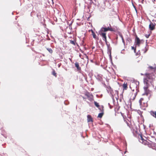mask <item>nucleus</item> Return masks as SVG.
Here are the masks:
<instances>
[{"instance_id": "nucleus-1", "label": "nucleus", "mask_w": 156, "mask_h": 156, "mask_svg": "<svg viewBox=\"0 0 156 156\" xmlns=\"http://www.w3.org/2000/svg\"><path fill=\"white\" fill-rule=\"evenodd\" d=\"M146 77L144 79V83L145 86L144 87L145 91V93L147 95L148 93L147 92L148 88L150 85V83H151L154 79V75L153 73H146L145 74Z\"/></svg>"}, {"instance_id": "nucleus-2", "label": "nucleus", "mask_w": 156, "mask_h": 156, "mask_svg": "<svg viewBox=\"0 0 156 156\" xmlns=\"http://www.w3.org/2000/svg\"><path fill=\"white\" fill-rule=\"evenodd\" d=\"M110 27H102L101 29V31L102 32H105L108 31H113L116 32H118L119 28L113 26L111 27L110 24Z\"/></svg>"}, {"instance_id": "nucleus-3", "label": "nucleus", "mask_w": 156, "mask_h": 156, "mask_svg": "<svg viewBox=\"0 0 156 156\" xmlns=\"http://www.w3.org/2000/svg\"><path fill=\"white\" fill-rule=\"evenodd\" d=\"M137 94V92L136 89L135 91H134V90H133V91L131 92L129 94L130 99L134 100L135 99Z\"/></svg>"}, {"instance_id": "nucleus-4", "label": "nucleus", "mask_w": 156, "mask_h": 156, "mask_svg": "<svg viewBox=\"0 0 156 156\" xmlns=\"http://www.w3.org/2000/svg\"><path fill=\"white\" fill-rule=\"evenodd\" d=\"M104 32H102V31H101V30L99 33L101 36L102 37L103 40L105 41V42L106 43L107 42V40L106 33H105Z\"/></svg>"}, {"instance_id": "nucleus-5", "label": "nucleus", "mask_w": 156, "mask_h": 156, "mask_svg": "<svg viewBox=\"0 0 156 156\" xmlns=\"http://www.w3.org/2000/svg\"><path fill=\"white\" fill-rule=\"evenodd\" d=\"M139 141L144 145H146L147 144L148 142L144 140L142 135H140V136L139 137Z\"/></svg>"}, {"instance_id": "nucleus-6", "label": "nucleus", "mask_w": 156, "mask_h": 156, "mask_svg": "<svg viewBox=\"0 0 156 156\" xmlns=\"http://www.w3.org/2000/svg\"><path fill=\"white\" fill-rule=\"evenodd\" d=\"M85 95L86 96L88 100L90 101H92L94 100L93 96V95L90 94L88 92L86 93Z\"/></svg>"}, {"instance_id": "nucleus-7", "label": "nucleus", "mask_w": 156, "mask_h": 156, "mask_svg": "<svg viewBox=\"0 0 156 156\" xmlns=\"http://www.w3.org/2000/svg\"><path fill=\"white\" fill-rule=\"evenodd\" d=\"M135 43L136 45H138V46H140V41L139 37H138L137 36H136V38L135 39Z\"/></svg>"}, {"instance_id": "nucleus-8", "label": "nucleus", "mask_w": 156, "mask_h": 156, "mask_svg": "<svg viewBox=\"0 0 156 156\" xmlns=\"http://www.w3.org/2000/svg\"><path fill=\"white\" fill-rule=\"evenodd\" d=\"M102 108L101 109V112L99 114L98 117L101 118L102 117V116L104 115V106H101Z\"/></svg>"}, {"instance_id": "nucleus-9", "label": "nucleus", "mask_w": 156, "mask_h": 156, "mask_svg": "<svg viewBox=\"0 0 156 156\" xmlns=\"http://www.w3.org/2000/svg\"><path fill=\"white\" fill-rule=\"evenodd\" d=\"M155 24L154 23L151 22L149 25L150 29L151 30H154L155 29Z\"/></svg>"}, {"instance_id": "nucleus-10", "label": "nucleus", "mask_w": 156, "mask_h": 156, "mask_svg": "<svg viewBox=\"0 0 156 156\" xmlns=\"http://www.w3.org/2000/svg\"><path fill=\"white\" fill-rule=\"evenodd\" d=\"M144 100V99L143 98H141L140 99L139 101V103H140V106H143V107H147V103H144V105H143L142 104V101Z\"/></svg>"}, {"instance_id": "nucleus-11", "label": "nucleus", "mask_w": 156, "mask_h": 156, "mask_svg": "<svg viewBox=\"0 0 156 156\" xmlns=\"http://www.w3.org/2000/svg\"><path fill=\"white\" fill-rule=\"evenodd\" d=\"M127 84V83L124 82L122 86L123 88V90H127L128 89Z\"/></svg>"}, {"instance_id": "nucleus-12", "label": "nucleus", "mask_w": 156, "mask_h": 156, "mask_svg": "<svg viewBox=\"0 0 156 156\" xmlns=\"http://www.w3.org/2000/svg\"><path fill=\"white\" fill-rule=\"evenodd\" d=\"M87 122H93V119L91 117V116L90 115H88L87 116Z\"/></svg>"}, {"instance_id": "nucleus-13", "label": "nucleus", "mask_w": 156, "mask_h": 156, "mask_svg": "<svg viewBox=\"0 0 156 156\" xmlns=\"http://www.w3.org/2000/svg\"><path fill=\"white\" fill-rule=\"evenodd\" d=\"M75 64V67L77 68V69L79 71L81 70V68L79 66V63L78 62H76Z\"/></svg>"}, {"instance_id": "nucleus-14", "label": "nucleus", "mask_w": 156, "mask_h": 156, "mask_svg": "<svg viewBox=\"0 0 156 156\" xmlns=\"http://www.w3.org/2000/svg\"><path fill=\"white\" fill-rule=\"evenodd\" d=\"M112 48L110 47V45H108V52L110 56H111Z\"/></svg>"}, {"instance_id": "nucleus-15", "label": "nucleus", "mask_w": 156, "mask_h": 156, "mask_svg": "<svg viewBox=\"0 0 156 156\" xmlns=\"http://www.w3.org/2000/svg\"><path fill=\"white\" fill-rule=\"evenodd\" d=\"M90 31H91L92 32V35L93 36V37L94 39H96V35L95 34V33H94V32L93 30L92 29L89 30V32H90Z\"/></svg>"}, {"instance_id": "nucleus-16", "label": "nucleus", "mask_w": 156, "mask_h": 156, "mask_svg": "<svg viewBox=\"0 0 156 156\" xmlns=\"http://www.w3.org/2000/svg\"><path fill=\"white\" fill-rule=\"evenodd\" d=\"M126 40L127 43H130L132 41V40L129 37H127L126 39Z\"/></svg>"}, {"instance_id": "nucleus-17", "label": "nucleus", "mask_w": 156, "mask_h": 156, "mask_svg": "<svg viewBox=\"0 0 156 156\" xmlns=\"http://www.w3.org/2000/svg\"><path fill=\"white\" fill-rule=\"evenodd\" d=\"M94 105H95V106L96 107L98 108H99V109L100 110H101V108H99L100 106L99 105V104L98 103H97V102L94 101Z\"/></svg>"}, {"instance_id": "nucleus-18", "label": "nucleus", "mask_w": 156, "mask_h": 156, "mask_svg": "<svg viewBox=\"0 0 156 156\" xmlns=\"http://www.w3.org/2000/svg\"><path fill=\"white\" fill-rule=\"evenodd\" d=\"M119 36L121 37L122 38V42L123 43V44H125V41H124V38H123V37L122 35L120 33H119Z\"/></svg>"}, {"instance_id": "nucleus-19", "label": "nucleus", "mask_w": 156, "mask_h": 156, "mask_svg": "<svg viewBox=\"0 0 156 156\" xmlns=\"http://www.w3.org/2000/svg\"><path fill=\"white\" fill-rule=\"evenodd\" d=\"M115 12L113 11L112 10L109 12V15L111 16H113V14Z\"/></svg>"}, {"instance_id": "nucleus-20", "label": "nucleus", "mask_w": 156, "mask_h": 156, "mask_svg": "<svg viewBox=\"0 0 156 156\" xmlns=\"http://www.w3.org/2000/svg\"><path fill=\"white\" fill-rule=\"evenodd\" d=\"M70 42L71 44H73L74 45H76V43H75V41H72V40H70Z\"/></svg>"}, {"instance_id": "nucleus-21", "label": "nucleus", "mask_w": 156, "mask_h": 156, "mask_svg": "<svg viewBox=\"0 0 156 156\" xmlns=\"http://www.w3.org/2000/svg\"><path fill=\"white\" fill-rule=\"evenodd\" d=\"M52 74L54 76H55V77H56V76H57L56 73L55 72L54 70H53V71L52 73Z\"/></svg>"}, {"instance_id": "nucleus-22", "label": "nucleus", "mask_w": 156, "mask_h": 156, "mask_svg": "<svg viewBox=\"0 0 156 156\" xmlns=\"http://www.w3.org/2000/svg\"><path fill=\"white\" fill-rule=\"evenodd\" d=\"M151 114L153 115H154L155 117L156 118V111L155 112H151Z\"/></svg>"}, {"instance_id": "nucleus-23", "label": "nucleus", "mask_w": 156, "mask_h": 156, "mask_svg": "<svg viewBox=\"0 0 156 156\" xmlns=\"http://www.w3.org/2000/svg\"><path fill=\"white\" fill-rule=\"evenodd\" d=\"M47 50L49 51V52L51 53H52L53 52V51L51 48H47Z\"/></svg>"}, {"instance_id": "nucleus-24", "label": "nucleus", "mask_w": 156, "mask_h": 156, "mask_svg": "<svg viewBox=\"0 0 156 156\" xmlns=\"http://www.w3.org/2000/svg\"><path fill=\"white\" fill-rule=\"evenodd\" d=\"M148 68L150 69H152L154 70V69L153 67L152 66H150L148 67Z\"/></svg>"}, {"instance_id": "nucleus-25", "label": "nucleus", "mask_w": 156, "mask_h": 156, "mask_svg": "<svg viewBox=\"0 0 156 156\" xmlns=\"http://www.w3.org/2000/svg\"><path fill=\"white\" fill-rule=\"evenodd\" d=\"M150 34H146L145 35V37H146L147 38H148L150 36Z\"/></svg>"}, {"instance_id": "nucleus-26", "label": "nucleus", "mask_w": 156, "mask_h": 156, "mask_svg": "<svg viewBox=\"0 0 156 156\" xmlns=\"http://www.w3.org/2000/svg\"><path fill=\"white\" fill-rule=\"evenodd\" d=\"M132 50H134V52H135L136 50V48L134 47H132Z\"/></svg>"}, {"instance_id": "nucleus-27", "label": "nucleus", "mask_w": 156, "mask_h": 156, "mask_svg": "<svg viewBox=\"0 0 156 156\" xmlns=\"http://www.w3.org/2000/svg\"><path fill=\"white\" fill-rule=\"evenodd\" d=\"M69 59L70 60V61H71V62H72V60L71 59V58H69Z\"/></svg>"}, {"instance_id": "nucleus-28", "label": "nucleus", "mask_w": 156, "mask_h": 156, "mask_svg": "<svg viewBox=\"0 0 156 156\" xmlns=\"http://www.w3.org/2000/svg\"><path fill=\"white\" fill-rule=\"evenodd\" d=\"M155 1V0H152V1L153 2H154Z\"/></svg>"}, {"instance_id": "nucleus-29", "label": "nucleus", "mask_w": 156, "mask_h": 156, "mask_svg": "<svg viewBox=\"0 0 156 156\" xmlns=\"http://www.w3.org/2000/svg\"><path fill=\"white\" fill-rule=\"evenodd\" d=\"M155 9L156 10V6L155 7Z\"/></svg>"}, {"instance_id": "nucleus-30", "label": "nucleus", "mask_w": 156, "mask_h": 156, "mask_svg": "<svg viewBox=\"0 0 156 156\" xmlns=\"http://www.w3.org/2000/svg\"><path fill=\"white\" fill-rule=\"evenodd\" d=\"M82 98H83V99H85V98L84 97H82Z\"/></svg>"}, {"instance_id": "nucleus-31", "label": "nucleus", "mask_w": 156, "mask_h": 156, "mask_svg": "<svg viewBox=\"0 0 156 156\" xmlns=\"http://www.w3.org/2000/svg\"><path fill=\"white\" fill-rule=\"evenodd\" d=\"M110 108L111 109V108H112V107H111V106H110Z\"/></svg>"}, {"instance_id": "nucleus-32", "label": "nucleus", "mask_w": 156, "mask_h": 156, "mask_svg": "<svg viewBox=\"0 0 156 156\" xmlns=\"http://www.w3.org/2000/svg\"><path fill=\"white\" fill-rule=\"evenodd\" d=\"M142 0V2L144 1V0Z\"/></svg>"}]
</instances>
